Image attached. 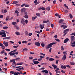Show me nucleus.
<instances>
[{"mask_svg": "<svg viewBox=\"0 0 75 75\" xmlns=\"http://www.w3.org/2000/svg\"><path fill=\"white\" fill-rule=\"evenodd\" d=\"M70 64L71 65H75V63L74 62H70Z\"/></svg>", "mask_w": 75, "mask_h": 75, "instance_id": "nucleus-21", "label": "nucleus"}, {"mask_svg": "<svg viewBox=\"0 0 75 75\" xmlns=\"http://www.w3.org/2000/svg\"><path fill=\"white\" fill-rule=\"evenodd\" d=\"M18 3V1H13L12 3L13 4H17Z\"/></svg>", "mask_w": 75, "mask_h": 75, "instance_id": "nucleus-16", "label": "nucleus"}, {"mask_svg": "<svg viewBox=\"0 0 75 75\" xmlns=\"http://www.w3.org/2000/svg\"><path fill=\"white\" fill-rule=\"evenodd\" d=\"M35 32H36L37 33H38V34H40V32L39 31H37V30L35 31Z\"/></svg>", "mask_w": 75, "mask_h": 75, "instance_id": "nucleus-42", "label": "nucleus"}, {"mask_svg": "<svg viewBox=\"0 0 75 75\" xmlns=\"http://www.w3.org/2000/svg\"><path fill=\"white\" fill-rule=\"evenodd\" d=\"M42 58H40L38 59V61H40L41 60H42Z\"/></svg>", "mask_w": 75, "mask_h": 75, "instance_id": "nucleus-57", "label": "nucleus"}, {"mask_svg": "<svg viewBox=\"0 0 75 75\" xmlns=\"http://www.w3.org/2000/svg\"><path fill=\"white\" fill-rule=\"evenodd\" d=\"M50 21H49V20H47V21H43V23H48V22H49Z\"/></svg>", "mask_w": 75, "mask_h": 75, "instance_id": "nucleus-23", "label": "nucleus"}, {"mask_svg": "<svg viewBox=\"0 0 75 75\" xmlns=\"http://www.w3.org/2000/svg\"><path fill=\"white\" fill-rule=\"evenodd\" d=\"M3 28L4 29H7L8 28V27L7 26H4L3 27Z\"/></svg>", "mask_w": 75, "mask_h": 75, "instance_id": "nucleus-33", "label": "nucleus"}, {"mask_svg": "<svg viewBox=\"0 0 75 75\" xmlns=\"http://www.w3.org/2000/svg\"><path fill=\"white\" fill-rule=\"evenodd\" d=\"M24 13L25 14V15H27V14H28L27 12H24Z\"/></svg>", "mask_w": 75, "mask_h": 75, "instance_id": "nucleus-63", "label": "nucleus"}, {"mask_svg": "<svg viewBox=\"0 0 75 75\" xmlns=\"http://www.w3.org/2000/svg\"><path fill=\"white\" fill-rule=\"evenodd\" d=\"M40 54H41V55H43V56H45V54H44L43 53H40Z\"/></svg>", "mask_w": 75, "mask_h": 75, "instance_id": "nucleus-48", "label": "nucleus"}, {"mask_svg": "<svg viewBox=\"0 0 75 75\" xmlns=\"http://www.w3.org/2000/svg\"><path fill=\"white\" fill-rule=\"evenodd\" d=\"M24 21L25 23L26 24H27V23H28V20H25Z\"/></svg>", "mask_w": 75, "mask_h": 75, "instance_id": "nucleus-40", "label": "nucleus"}, {"mask_svg": "<svg viewBox=\"0 0 75 75\" xmlns=\"http://www.w3.org/2000/svg\"><path fill=\"white\" fill-rule=\"evenodd\" d=\"M59 68H57L55 70V71H56V74H57V73H58V72L59 73H60V71H59Z\"/></svg>", "mask_w": 75, "mask_h": 75, "instance_id": "nucleus-8", "label": "nucleus"}, {"mask_svg": "<svg viewBox=\"0 0 75 75\" xmlns=\"http://www.w3.org/2000/svg\"><path fill=\"white\" fill-rule=\"evenodd\" d=\"M0 46H1V48L2 49V50H4V49L5 48V47L4 46V48H3L4 46V45H3V44L1 43H0Z\"/></svg>", "mask_w": 75, "mask_h": 75, "instance_id": "nucleus-9", "label": "nucleus"}, {"mask_svg": "<svg viewBox=\"0 0 75 75\" xmlns=\"http://www.w3.org/2000/svg\"><path fill=\"white\" fill-rule=\"evenodd\" d=\"M16 28V29H17V30H18L20 29V27L19 26H18Z\"/></svg>", "mask_w": 75, "mask_h": 75, "instance_id": "nucleus-44", "label": "nucleus"}, {"mask_svg": "<svg viewBox=\"0 0 75 75\" xmlns=\"http://www.w3.org/2000/svg\"><path fill=\"white\" fill-rule=\"evenodd\" d=\"M55 16H57L58 17V16H59V15L58 13H56L55 14Z\"/></svg>", "mask_w": 75, "mask_h": 75, "instance_id": "nucleus-62", "label": "nucleus"}, {"mask_svg": "<svg viewBox=\"0 0 75 75\" xmlns=\"http://www.w3.org/2000/svg\"><path fill=\"white\" fill-rule=\"evenodd\" d=\"M15 59L13 60H10V62H12L14 64H16V62H15Z\"/></svg>", "mask_w": 75, "mask_h": 75, "instance_id": "nucleus-11", "label": "nucleus"}, {"mask_svg": "<svg viewBox=\"0 0 75 75\" xmlns=\"http://www.w3.org/2000/svg\"><path fill=\"white\" fill-rule=\"evenodd\" d=\"M3 17V15H0V18H2Z\"/></svg>", "mask_w": 75, "mask_h": 75, "instance_id": "nucleus-46", "label": "nucleus"}, {"mask_svg": "<svg viewBox=\"0 0 75 75\" xmlns=\"http://www.w3.org/2000/svg\"><path fill=\"white\" fill-rule=\"evenodd\" d=\"M52 67H54V69H56V68H57V66L54 64H52Z\"/></svg>", "mask_w": 75, "mask_h": 75, "instance_id": "nucleus-15", "label": "nucleus"}, {"mask_svg": "<svg viewBox=\"0 0 75 75\" xmlns=\"http://www.w3.org/2000/svg\"><path fill=\"white\" fill-rule=\"evenodd\" d=\"M33 58V57H31L29 58V59H32Z\"/></svg>", "mask_w": 75, "mask_h": 75, "instance_id": "nucleus-49", "label": "nucleus"}, {"mask_svg": "<svg viewBox=\"0 0 75 75\" xmlns=\"http://www.w3.org/2000/svg\"><path fill=\"white\" fill-rule=\"evenodd\" d=\"M6 51H10V49H5Z\"/></svg>", "mask_w": 75, "mask_h": 75, "instance_id": "nucleus-45", "label": "nucleus"}, {"mask_svg": "<svg viewBox=\"0 0 75 75\" xmlns=\"http://www.w3.org/2000/svg\"><path fill=\"white\" fill-rule=\"evenodd\" d=\"M61 68H62V69H64V65H62L61 67Z\"/></svg>", "mask_w": 75, "mask_h": 75, "instance_id": "nucleus-61", "label": "nucleus"}, {"mask_svg": "<svg viewBox=\"0 0 75 75\" xmlns=\"http://www.w3.org/2000/svg\"><path fill=\"white\" fill-rule=\"evenodd\" d=\"M71 41H74L75 40V38L74 36H71Z\"/></svg>", "mask_w": 75, "mask_h": 75, "instance_id": "nucleus-6", "label": "nucleus"}, {"mask_svg": "<svg viewBox=\"0 0 75 75\" xmlns=\"http://www.w3.org/2000/svg\"><path fill=\"white\" fill-rule=\"evenodd\" d=\"M41 45L42 47H45V44H44V43H41Z\"/></svg>", "mask_w": 75, "mask_h": 75, "instance_id": "nucleus-27", "label": "nucleus"}, {"mask_svg": "<svg viewBox=\"0 0 75 75\" xmlns=\"http://www.w3.org/2000/svg\"><path fill=\"white\" fill-rule=\"evenodd\" d=\"M24 19L22 18L21 21V23H24Z\"/></svg>", "mask_w": 75, "mask_h": 75, "instance_id": "nucleus-24", "label": "nucleus"}, {"mask_svg": "<svg viewBox=\"0 0 75 75\" xmlns=\"http://www.w3.org/2000/svg\"><path fill=\"white\" fill-rule=\"evenodd\" d=\"M23 62H21L20 63H19V65H23Z\"/></svg>", "mask_w": 75, "mask_h": 75, "instance_id": "nucleus-64", "label": "nucleus"}, {"mask_svg": "<svg viewBox=\"0 0 75 75\" xmlns=\"http://www.w3.org/2000/svg\"><path fill=\"white\" fill-rule=\"evenodd\" d=\"M55 40L56 41H57L58 42H59V41H60V40H59V39H55Z\"/></svg>", "mask_w": 75, "mask_h": 75, "instance_id": "nucleus-37", "label": "nucleus"}, {"mask_svg": "<svg viewBox=\"0 0 75 75\" xmlns=\"http://www.w3.org/2000/svg\"><path fill=\"white\" fill-rule=\"evenodd\" d=\"M64 20L63 19H61L59 21V23H62V22H63Z\"/></svg>", "mask_w": 75, "mask_h": 75, "instance_id": "nucleus-22", "label": "nucleus"}, {"mask_svg": "<svg viewBox=\"0 0 75 75\" xmlns=\"http://www.w3.org/2000/svg\"><path fill=\"white\" fill-rule=\"evenodd\" d=\"M28 32L26 31L25 33V35H28Z\"/></svg>", "mask_w": 75, "mask_h": 75, "instance_id": "nucleus-31", "label": "nucleus"}, {"mask_svg": "<svg viewBox=\"0 0 75 75\" xmlns=\"http://www.w3.org/2000/svg\"><path fill=\"white\" fill-rule=\"evenodd\" d=\"M10 37H6V38H3V40H5L6 39H7L8 40V39H10Z\"/></svg>", "mask_w": 75, "mask_h": 75, "instance_id": "nucleus-26", "label": "nucleus"}, {"mask_svg": "<svg viewBox=\"0 0 75 75\" xmlns=\"http://www.w3.org/2000/svg\"><path fill=\"white\" fill-rule=\"evenodd\" d=\"M10 73H11L12 74H13V75H18V74H19V75H20V73L19 72H14L13 71H10Z\"/></svg>", "mask_w": 75, "mask_h": 75, "instance_id": "nucleus-3", "label": "nucleus"}, {"mask_svg": "<svg viewBox=\"0 0 75 75\" xmlns=\"http://www.w3.org/2000/svg\"><path fill=\"white\" fill-rule=\"evenodd\" d=\"M51 26L52 28H53L54 27V24L52 23L51 24Z\"/></svg>", "mask_w": 75, "mask_h": 75, "instance_id": "nucleus-41", "label": "nucleus"}, {"mask_svg": "<svg viewBox=\"0 0 75 75\" xmlns=\"http://www.w3.org/2000/svg\"><path fill=\"white\" fill-rule=\"evenodd\" d=\"M72 58H75V54H73L72 56Z\"/></svg>", "mask_w": 75, "mask_h": 75, "instance_id": "nucleus-38", "label": "nucleus"}, {"mask_svg": "<svg viewBox=\"0 0 75 75\" xmlns=\"http://www.w3.org/2000/svg\"><path fill=\"white\" fill-rule=\"evenodd\" d=\"M61 47V50H64V47H63V46H62Z\"/></svg>", "mask_w": 75, "mask_h": 75, "instance_id": "nucleus-51", "label": "nucleus"}, {"mask_svg": "<svg viewBox=\"0 0 75 75\" xmlns=\"http://www.w3.org/2000/svg\"><path fill=\"white\" fill-rule=\"evenodd\" d=\"M17 49H16L14 50L13 51H12L11 52H10L9 53V54L10 55V56H12V55H15V52H13V53H12V52H16V51H17Z\"/></svg>", "mask_w": 75, "mask_h": 75, "instance_id": "nucleus-2", "label": "nucleus"}, {"mask_svg": "<svg viewBox=\"0 0 75 75\" xmlns=\"http://www.w3.org/2000/svg\"><path fill=\"white\" fill-rule=\"evenodd\" d=\"M68 33V32H66L64 34V35H63V36L64 37H65V35H66V34H67Z\"/></svg>", "mask_w": 75, "mask_h": 75, "instance_id": "nucleus-54", "label": "nucleus"}, {"mask_svg": "<svg viewBox=\"0 0 75 75\" xmlns=\"http://www.w3.org/2000/svg\"><path fill=\"white\" fill-rule=\"evenodd\" d=\"M15 12L16 13H17V14H18V13H19L18 11H17V10L16 11H15Z\"/></svg>", "mask_w": 75, "mask_h": 75, "instance_id": "nucleus-59", "label": "nucleus"}, {"mask_svg": "<svg viewBox=\"0 0 75 75\" xmlns=\"http://www.w3.org/2000/svg\"><path fill=\"white\" fill-rule=\"evenodd\" d=\"M8 42H7L5 44V47H7L8 46Z\"/></svg>", "mask_w": 75, "mask_h": 75, "instance_id": "nucleus-34", "label": "nucleus"}, {"mask_svg": "<svg viewBox=\"0 0 75 75\" xmlns=\"http://www.w3.org/2000/svg\"><path fill=\"white\" fill-rule=\"evenodd\" d=\"M27 50H28V49L26 48L24 49L23 50L24 51H27Z\"/></svg>", "mask_w": 75, "mask_h": 75, "instance_id": "nucleus-36", "label": "nucleus"}, {"mask_svg": "<svg viewBox=\"0 0 75 75\" xmlns=\"http://www.w3.org/2000/svg\"><path fill=\"white\" fill-rule=\"evenodd\" d=\"M69 17L71 18H73V16H72V15L71 13L69 14Z\"/></svg>", "mask_w": 75, "mask_h": 75, "instance_id": "nucleus-32", "label": "nucleus"}, {"mask_svg": "<svg viewBox=\"0 0 75 75\" xmlns=\"http://www.w3.org/2000/svg\"><path fill=\"white\" fill-rule=\"evenodd\" d=\"M9 19V17L8 16L7 17H6V21H8V20Z\"/></svg>", "mask_w": 75, "mask_h": 75, "instance_id": "nucleus-35", "label": "nucleus"}, {"mask_svg": "<svg viewBox=\"0 0 75 75\" xmlns=\"http://www.w3.org/2000/svg\"><path fill=\"white\" fill-rule=\"evenodd\" d=\"M67 28V25L65 26H64L63 27V29H65V28Z\"/></svg>", "mask_w": 75, "mask_h": 75, "instance_id": "nucleus-52", "label": "nucleus"}, {"mask_svg": "<svg viewBox=\"0 0 75 75\" xmlns=\"http://www.w3.org/2000/svg\"><path fill=\"white\" fill-rule=\"evenodd\" d=\"M50 8H51V7L50 6H48L46 8V10L48 11H50Z\"/></svg>", "mask_w": 75, "mask_h": 75, "instance_id": "nucleus-19", "label": "nucleus"}, {"mask_svg": "<svg viewBox=\"0 0 75 75\" xmlns=\"http://www.w3.org/2000/svg\"><path fill=\"white\" fill-rule=\"evenodd\" d=\"M66 67H67V68H71V66H69V65H67L66 66Z\"/></svg>", "mask_w": 75, "mask_h": 75, "instance_id": "nucleus-56", "label": "nucleus"}, {"mask_svg": "<svg viewBox=\"0 0 75 75\" xmlns=\"http://www.w3.org/2000/svg\"><path fill=\"white\" fill-rule=\"evenodd\" d=\"M6 33L5 32H0V35H2L3 34H4Z\"/></svg>", "mask_w": 75, "mask_h": 75, "instance_id": "nucleus-18", "label": "nucleus"}, {"mask_svg": "<svg viewBox=\"0 0 75 75\" xmlns=\"http://www.w3.org/2000/svg\"><path fill=\"white\" fill-rule=\"evenodd\" d=\"M66 59V55L64 54L62 58V60L63 61H65Z\"/></svg>", "mask_w": 75, "mask_h": 75, "instance_id": "nucleus-7", "label": "nucleus"}, {"mask_svg": "<svg viewBox=\"0 0 75 75\" xmlns=\"http://www.w3.org/2000/svg\"><path fill=\"white\" fill-rule=\"evenodd\" d=\"M69 41V40L68 38H66L65 39V40L64 41V44H66L68 41Z\"/></svg>", "mask_w": 75, "mask_h": 75, "instance_id": "nucleus-5", "label": "nucleus"}, {"mask_svg": "<svg viewBox=\"0 0 75 75\" xmlns=\"http://www.w3.org/2000/svg\"><path fill=\"white\" fill-rule=\"evenodd\" d=\"M41 9L42 10H45V8L43 7H42L41 8Z\"/></svg>", "mask_w": 75, "mask_h": 75, "instance_id": "nucleus-50", "label": "nucleus"}, {"mask_svg": "<svg viewBox=\"0 0 75 75\" xmlns=\"http://www.w3.org/2000/svg\"><path fill=\"white\" fill-rule=\"evenodd\" d=\"M33 62L34 64H38L39 63V62H38V61H33Z\"/></svg>", "mask_w": 75, "mask_h": 75, "instance_id": "nucleus-13", "label": "nucleus"}, {"mask_svg": "<svg viewBox=\"0 0 75 75\" xmlns=\"http://www.w3.org/2000/svg\"><path fill=\"white\" fill-rule=\"evenodd\" d=\"M42 72H43V73L45 72V73H46L47 74H48V71L47 70H43L42 71Z\"/></svg>", "mask_w": 75, "mask_h": 75, "instance_id": "nucleus-10", "label": "nucleus"}, {"mask_svg": "<svg viewBox=\"0 0 75 75\" xmlns=\"http://www.w3.org/2000/svg\"><path fill=\"white\" fill-rule=\"evenodd\" d=\"M1 37H6V33L3 35H2Z\"/></svg>", "mask_w": 75, "mask_h": 75, "instance_id": "nucleus-20", "label": "nucleus"}, {"mask_svg": "<svg viewBox=\"0 0 75 75\" xmlns=\"http://www.w3.org/2000/svg\"><path fill=\"white\" fill-rule=\"evenodd\" d=\"M12 24H13V25H16V24H17V23L16 22H12Z\"/></svg>", "mask_w": 75, "mask_h": 75, "instance_id": "nucleus-29", "label": "nucleus"}, {"mask_svg": "<svg viewBox=\"0 0 75 75\" xmlns=\"http://www.w3.org/2000/svg\"><path fill=\"white\" fill-rule=\"evenodd\" d=\"M4 51H5L4 50H3V51H2L1 52V54H3V53H4Z\"/></svg>", "mask_w": 75, "mask_h": 75, "instance_id": "nucleus-55", "label": "nucleus"}, {"mask_svg": "<svg viewBox=\"0 0 75 75\" xmlns=\"http://www.w3.org/2000/svg\"><path fill=\"white\" fill-rule=\"evenodd\" d=\"M25 5V4H23L21 5V7H24V6Z\"/></svg>", "mask_w": 75, "mask_h": 75, "instance_id": "nucleus-47", "label": "nucleus"}, {"mask_svg": "<svg viewBox=\"0 0 75 75\" xmlns=\"http://www.w3.org/2000/svg\"><path fill=\"white\" fill-rule=\"evenodd\" d=\"M54 59L52 58H50L49 59V61H54Z\"/></svg>", "mask_w": 75, "mask_h": 75, "instance_id": "nucleus-17", "label": "nucleus"}, {"mask_svg": "<svg viewBox=\"0 0 75 75\" xmlns=\"http://www.w3.org/2000/svg\"><path fill=\"white\" fill-rule=\"evenodd\" d=\"M61 72H62V73H63V74H64V73H65V71H64V70H61Z\"/></svg>", "mask_w": 75, "mask_h": 75, "instance_id": "nucleus-53", "label": "nucleus"}, {"mask_svg": "<svg viewBox=\"0 0 75 75\" xmlns=\"http://www.w3.org/2000/svg\"><path fill=\"white\" fill-rule=\"evenodd\" d=\"M20 59V58L19 57H18V58H17L16 59V61H17L18 60H19V59Z\"/></svg>", "mask_w": 75, "mask_h": 75, "instance_id": "nucleus-60", "label": "nucleus"}, {"mask_svg": "<svg viewBox=\"0 0 75 75\" xmlns=\"http://www.w3.org/2000/svg\"><path fill=\"white\" fill-rule=\"evenodd\" d=\"M36 15L37 16H38V17H40L41 16L40 13H36Z\"/></svg>", "mask_w": 75, "mask_h": 75, "instance_id": "nucleus-30", "label": "nucleus"}, {"mask_svg": "<svg viewBox=\"0 0 75 75\" xmlns=\"http://www.w3.org/2000/svg\"><path fill=\"white\" fill-rule=\"evenodd\" d=\"M56 64H58V60H56Z\"/></svg>", "mask_w": 75, "mask_h": 75, "instance_id": "nucleus-43", "label": "nucleus"}, {"mask_svg": "<svg viewBox=\"0 0 75 75\" xmlns=\"http://www.w3.org/2000/svg\"><path fill=\"white\" fill-rule=\"evenodd\" d=\"M40 27L41 29H43L44 27V26L40 24Z\"/></svg>", "mask_w": 75, "mask_h": 75, "instance_id": "nucleus-14", "label": "nucleus"}, {"mask_svg": "<svg viewBox=\"0 0 75 75\" xmlns=\"http://www.w3.org/2000/svg\"><path fill=\"white\" fill-rule=\"evenodd\" d=\"M35 44L38 47H40V42H35Z\"/></svg>", "mask_w": 75, "mask_h": 75, "instance_id": "nucleus-4", "label": "nucleus"}, {"mask_svg": "<svg viewBox=\"0 0 75 75\" xmlns=\"http://www.w3.org/2000/svg\"><path fill=\"white\" fill-rule=\"evenodd\" d=\"M56 44V42H52V43H50L46 47V48L47 49L48 48H51V47H52V45L54 44Z\"/></svg>", "mask_w": 75, "mask_h": 75, "instance_id": "nucleus-1", "label": "nucleus"}, {"mask_svg": "<svg viewBox=\"0 0 75 75\" xmlns=\"http://www.w3.org/2000/svg\"><path fill=\"white\" fill-rule=\"evenodd\" d=\"M25 11V8H23L21 10V13H23V12H24Z\"/></svg>", "mask_w": 75, "mask_h": 75, "instance_id": "nucleus-12", "label": "nucleus"}, {"mask_svg": "<svg viewBox=\"0 0 75 75\" xmlns=\"http://www.w3.org/2000/svg\"><path fill=\"white\" fill-rule=\"evenodd\" d=\"M24 18H28V16L27 15H25L24 16Z\"/></svg>", "mask_w": 75, "mask_h": 75, "instance_id": "nucleus-28", "label": "nucleus"}, {"mask_svg": "<svg viewBox=\"0 0 75 75\" xmlns=\"http://www.w3.org/2000/svg\"><path fill=\"white\" fill-rule=\"evenodd\" d=\"M15 34L18 35H20V33H19V32H16Z\"/></svg>", "mask_w": 75, "mask_h": 75, "instance_id": "nucleus-25", "label": "nucleus"}, {"mask_svg": "<svg viewBox=\"0 0 75 75\" xmlns=\"http://www.w3.org/2000/svg\"><path fill=\"white\" fill-rule=\"evenodd\" d=\"M70 35H74V36H75V33H72L71 34H70Z\"/></svg>", "mask_w": 75, "mask_h": 75, "instance_id": "nucleus-39", "label": "nucleus"}, {"mask_svg": "<svg viewBox=\"0 0 75 75\" xmlns=\"http://www.w3.org/2000/svg\"><path fill=\"white\" fill-rule=\"evenodd\" d=\"M13 48H17V47H18V45L17 46H14L13 47Z\"/></svg>", "mask_w": 75, "mask_h": 75, "instance_id": "nucleus-58", "label": "nucleus"}]
</instances>
